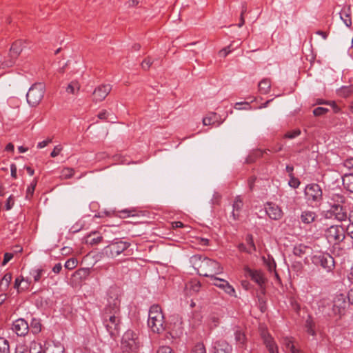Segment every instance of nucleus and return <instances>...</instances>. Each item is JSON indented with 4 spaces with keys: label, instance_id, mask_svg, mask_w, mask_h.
Instances as JSON below:
<instances>
[{
    "label": "nucleus",
    "instance_id": "61",
    "mask_svg": "<svg viewBox=\"0 0 353 353\" xmlns=\"http://www.w3.org/2000/svg\"><path fill=\"white\" fill-rule=\"evenodd\" d=\"M15 353H30V352L28 351L27 346L21 345L16 347Z\"/></svg>",
    "mask_w": 353,
    "mask_h": 353
},
{
    "label": "nucleus",
    "instance_id": "51",
    "mask_svg": "<svg viewBox=\"0 0 353 353\" xmlns=\"http://www.w3.org/2000/svg\"><path fill=\"white\" fill-rule=\"evenodd\" d=\"M301 134V130L299 129H295L292 131L288 132L285 134V138L294 139Z\"/></svg>",
    "mask_w": 353,
    "mask_h": 353
},
{
    "label": "nucleus",
    "instance_id": "27",
    "mask_svg": "<svg viewBox=\"0 0 353 353\" xmlns=\"http://www.w3.org/2000/svg\"><path fill=\"white\" fill-rule=\"evenodd\" d=\"M343 185L347 191L353 193V173L346 174L343 176Z\"/></svg>",
    "mask_w": 353,
    "mask_h": 353
},
{
    "label": "nucleus",
    "instance_id": "50",
    "mask_svg": "<svg viewBox=\"0 0 353 353\" xmlns=\"http://www.w3.org/2000/svg\"><path fill=\"white\" fill-rule=\"evenodd\" d=\"M37 180L36 179H34L31 183L30 184L28 185V188H27V196H32L33 195V193L34 192V190H35V187L37 185Z\"/></svg>",
    "mask_w": 353,
    "mask_h": 353
},
{
    "label": "nucleus",
    "instance_id": "28",
    "mask_svg": "<svg viewBox=\"0 0 353 353\" xmlns=\"http://www.w3.org/2000/svg\"><path fill=\"white\" fill-rule=\"evenodd\" d=\"M12 276L10 272H8L4 274V276L0 281V291L1 292H5L8 289L10 282L12 281Z\"/></svg>",
    "mask_w": 353,
    "mask_h": 353
},
{
    "label": "nucleus",
    "instance_id": "12",
    "mask_svg": "<svg viewBox=\"0 0 353 353\" xmlns=\"http://www.w3.org/2000/svg\"><path fill=\"white\" fill-rule=\"evenodd\" d=\"M347 305L346 296L343 294H336L333 300L332 310L334 314L342 315L345 314Z\"/></svg>",
    "mask_w": 353,
    "mask_h": 353
},
{
    "label": "nucleus",
    "instance_id": "37",
    "mask_svg": "<svg viewBox=\"0 0 353 353\" xmlns=\"http://www.w3.org/2000/svg\"><path fill=\"white\" fill-rule=\"evenodd\" d=\"M80 89V85L77 81H72L70 82L65 88V90L68 93L74 94H76Z\"/></svg>",
    "mask_w": 353,
    "mask_h": 353
},
{
    "label": "nucleus",
    "instance_id": "7",
    "mask_svg": "<svg viewBox=\"0 0 353 353\" xmlns=\"http://www.w3.org/2000/svg\"><path fill=\"white\" fill-rule=\"evenodd\" d=\"M311 261L314 265L322 267L327 272H331L334 268V259L328 253L319 252L314 254Z\"/></svg>",
    "mask_w": 353,
    "mask_h": 353
},
{
    "label": "nucleus",
    "instance_id": "10",
    "mask_svg": "<svg viewBox=\"0 0 353 353\" xmlns=\"http://www.w3.org/2000/svg\"><path fill=\"white\" fill-rule=\"evenodd\" d=\"M305 199L309 202L320 203L323 199V192L317 183H311L305 188Z\"/></svg>",
    "mask_w": 353,
    "mask_h": 353
},
{
    "label": "nucleus",
    "instance_id": "32",
    "mask_svg": "<svg viewBox=\"0 0 353 353\" xmlns=\"http://www.w3.org/2000/svg\"><path fill=\"white\" fill-rule=\"evenodd\" d=\"M305 326L306 332L308 334L312 336H314L316 334L314 330L315 324L311 316H308V317L307 318Z\"/></svg>",
    "mask_w": 353,
    "mask_h": 353
},
{
    "label": "nucleus",
    "instance_id": "17",
    "mask_svg": "<svg viewBox=\"0 0 353 353\" xmlns=\"http://www.w3.org/2000/svg\"><path fill=\"white\" fill-rule=\"evenodd\" d=\"M212 284L223 290L229 295H234L235 293L234 288L225 279H220L214 276L211 278Z\"/></svg>",
    "mask_w": 353,
    "mask_h": 353
},
{
    "label": "nucleus",
    "instance_id": "56",
    "mask_svg": "<svg viewBox=\"0 0 353 353\" xmlns=\"http://www.w3.org/2000/svg\"><path fill=\"white\" fill-rule=\"evenodd\" d=\"M14 204V200L12 196H10L6 202L5 208L6 210H10Z\"/></svg>",
    "mask_w": 353,
    "mask_h": 353
},
{
    "label": "nucleus",
    "instance_id": "31",
    "mask_svg": "<svg viewBox=\"0 0 353 353\" xmlns=\"http://www.w3.org/2000/svg\"><path fill=\"white\" fill-rule=\"evenodd\" d=\"M271 88L270 80L268 79H263L259 83V90L263 94H268Z\"/></svg>",
    "mask_w": 353,
    "mask_h": 353
},
{
    "label": "nucleus",
    "instance_id": "16",
    "mask_svg": "<svg viewBox=\"0 0 353 353\" xmlns=\"http://www.w3.org/2000/svg\"><path fill=\"white\" fill-rule=\"evenodd\" d=\"M12 330L17 336H24L29 332V325L24 319L20 318L12 323Z\"/></svg>",
    "mask_w": 353,
    "mask_h": 353
},
{
    "label": "nucleus",
    "instance_id": "4",
    "mask_svg": "<svg viewBox=\"0 0 353 353\" xmlns=\"http://www.w3.org/2000/svg\"><path fill=\"white\" fill-rule=\"evenodd\" d=\"M45 85L42 83L33 84L28 90L26 94L27 102L32 107L39 104L44 97Z\"/></svg>",
    "mask_w": 353,
    "mask_h": 353
},
{
    "label": "nucleus",
    "instance_id": "19",
    "mask_svg": "<svg viewBox=\"0 0 353 353\" xmlns=\"http://www.w3.org/2000/svg\"><path fill=\"white\" fill-rule=\"evenodd\" d=\"M234 335L236 344L239 347H244L246 344L247 338L245 332L239 327L234 328Z\"/></svg>",
    "mask_w": 353,
    "mask_h": 353
},
{
    "label": "nucleus",
    "instance_id": "20",
    "mask_svg": "<svg viewBox=\"0 0 353 353\" xmlns=\"http://www.w3.org/2000/svg\"><path fill=\"white\" fill-rule=\"evenodd\" d=\"M214 353H231L232 347L228 342L219 340L214 344Z\"/></svg>",
    "mask_w": 353,
    "mask_h": 353
},
{
    "label": "nucleus",
    "instance_id": "21",
    "mask_svg": "<svg viewBox=\"0 0 353 353\" xmlns=\"http://www.w3.org/2000/svg\"><path fill=\"white\" fill-rule=\"evenodd\" d=\"M351 8L350 6H344L339 12L340 18L347 27L352 26Z\"/></svg>",
    "mask_w": 353,
    "mask_h": 353
},
{
    "label": "nucleus",
    "instance_id": "23",
    "mask_svg": "<svg viewBox=\"0 0 353 353\" xmlns=\"http://www.w3.org/2000/svg\"><path fill=\"white\" fill-rule=\"evenodd\" d=\"M346 197L339 193L332 194L330 196V201H328L330 207L334 205H343L346 202Z\"/></svg>",
    "mask_w": 353,
    "mask_h": 353
},
{
    "label": "nucleus",
    "instance_id": "25",
    "mask_svg": "<svg viewBox=\"0 0 353 353\" xmlns=\"http://www.w3.org/2000/svg\"><path fill=\"white\" fill-rule=\"evenodd\" d=\"M316 214L314 212L305 210L301 212L300 219L304 224H310L315 221Z\"/></svg>",
    "mask_w": 353,
    "mask_h": 353
},
{
    "label": "nucleus",
    "instance_id": "39",
    "mask_svg": "<svg viewBox=\"0 0 353 353\" xmlns=\"http://www.w3.org/2000/svg\"><path fill=\"white\" fill-rule=\"evenodd\" d=\"M74 174V170L70 168H64L61 172V179H68L72 178Z\"/></svg>",
    "mask_w": 353,
    "mask_h": 353
},
{
    "label": "nucleus",
    "instance_id": "46",
    "mask_svg": "<svg viewBox=\"0 0 353 353\" xmlns=\"http://www.w3.org/2000/svg\"><path fill=\"white\" fill-rule=\"evenodd\" d=\"M329 110L323 107H317L313 110V114L316 117H319L327 113Z\"/></svg>",
    "mask_w": 353,
    "mask_h": 353
},
{
    "label": "nucleus",
    "instance_id": "59",
    "mask_svg": "<svg viewBox=\"0 0 353 353\" xmlns=\"http://www.w3.org/2000/svg\"><path fill=\"white\" fill-rule=\"evenodd\" d=\"M157 353H174L172 349L169 346H161L160 347Z\"/></svg>",
    "mask_w": 353,
    "mask_h": 353
},
{
    "label": "nucleus",
    "instance_id": "38",
    "mask_svg": "<svg viewBox=\"0 0 353 353\" xmlns=\"http://www.w3.org/2000/svg\"><path fill=\"white\" fill-rule=\"evenodd\" d=\"M0 353H10L9 342L3 337H0Z\"/></svg>",
    "mask_w": 353,
    "mask_h": 353
},
{
    "label": "nucleus",
    "instance_id": "63",
    "mask_svg": "<svg viewBox=\"0 0 353 353\" xmlns=\"http://www.w3.org/2000/svg\"><path fill=\"white\" fill-rule=\"evenodd\" d=\"M30 283L31 281H30L28 279H24V281H23L21 284V290L24 291L28 289Z\"/></svg>",
    "mask_w": 353,
    "mask_h": 353
},
{
    "label": "nucleus",
    "instance_id": "9",
    "mask_svg": "<svg viewBox=\"0 0 353 353\" xmlns=\"http://www.w3.org/2000/svg\"><path fill=\"white\" fill-rule=\"evenodd\" d=\"M23 50V43L21 40L16 41L14 42L10 49V53L8 58L1 63V66L3 68L12 67L17 59Z\"/></svg>",
    "mask_w": 353,
    "mask_h": 353
},
{
    "label": "nucleus",
    "instance_id": "43",
    "mask_svg": "<svg viewBox=\"0 0 353 353\" xmlns=\"http://www.w3.org/2000/svg\"><path fill=\"white\" fill-rule=\"evenodd\" d=\"M23 281H24V278L22 276H18L14 280V288L17 290L18 293L23 291L21 290V284Z\"/></svg>",
    "mask_w": 353,
    "mask_h": 353
},
{
    "label": "nucleus",
    "instance_id": "29",
    "mask_svg": "<svg viewBox=\"0 0 353 353\" xmlns=\"http://www.w3.org/2000/svg\"><path fill=\"white\" fill-rule=\"evenodd\" d=\"M42 324L41 323V320L36 318H32L29 325V330L34 334H39L41 331Z\"/></svg>",
    "mask_w": 353,
    "mask_h": 353
},
{
    "label": "nucleus",
    "instance_id": "58",
    "mask_svg": "<svg viewBox=\"0 0 353 353\" xmlns=\"http://www.w3.org/2000/svg\"><path fill=\"white\" fill-rule=\"evenodd\" d=\"M267 266H268V270L272 272H276V263L274 262V261L272 259V260H270L268 262H267ZM276 274V276H278V274L276 272H275Z\"/></svg>",
    "mask_w": 353,
    "mask_h": 353
},
{
    "label": "nucleus",
    "instance_id": "44",
    "mask_svg": "<svg viewBox=\"0 0 353 353\" xmlns=\"http://www.w3.org/2000/svg\"><path fill=\"white\" fill-rule=\"evenodd\" d=\"M191 353H206L205 347L203 343L196 344Z\"/></svg>",
    "mask_w": 353,
    "mask_h": 353
},
{
    "label": "nucleus",
    "instance_id": "40",
    "mask_svg": "<svg viewBox=\"0 0 353 353\" xmlns=\"http://www.w3.org/2000/svg\"><path fill=\"white\" fill-rule=\"evenodd\" d=\"M43 268H37L33 269L30 271V274L33 276L34 281L39 282L42 276V274L43 272Z\"/></svg>",
    "mask_w": 353,
    "mask_h": 353
},
{
    "label": "nucleus",
    "instance_id": "41",
    "mask_svg": "<svg viewBox=\"0 0 353 353\" xmlns=\"http://www.w3.org/2000/svg\"><path fill=\"white\" fill-rule=\"evenodd\" d=\"M97 234V232H93L92 234H90L88 236V239H89V243L91 244V245H97L99 243H101L103 240V237L101 236V235H97V236H94V235Z\"/></svg>",
    "mask_w": 353,
    "mask_h": 353
},
{
    "label": "nucleus",
    "instance_id": "42",
    "mask_svg": "<svg viewBox=\"0 0 353 353\" xmlns=\"http://www.w3.org/2000/svg\"><path fill=\"white\" fill-rule=\"evenodd\" d=\"M77 264L78 261L77 259L70 258L65 261L64 267L69 270H72L77 267Z\"/></svg>",
    "mask_w": 353,
    "mask_h": 353
},
{
    "label": "nucleus",
    "instance_id": "11",
    "mask_svg": "<svg viewBox=\"0 0 353 353\" xmlns=\"http://www.w3.org/2000/svg\"><path fill=\"white\" fill-rule=\"evenodd\" d=\"M244 271L245 276L250 277L252 281L258 284L262 290V293L264 294L263 285L266 282V279L263 272L259 270H252L248 267L245 268Z\"/></svg>",
    "mask_w": 353,
    "mask_h": 353
},
{
    "label": "nucleus",
    "instance_id": "36",
    "mask_svg": "<svg viewBox=\"0 0 353 353\" xmlns=\"http://www.w3.org/2000/svg\"><path fill=\"white\" fill-rule=\"evenodd\" d=\"M28 351H30V353H45V350H43L41 343L34 341L30 343Z\"/></svg>",
    "mask_w": 353,
    "mask_h": 353
},
{
    "label": "nucleus",
    "instance_id": "15",
    "mask_svg": "<svg viewBox=\"0 0 353 353\" xmlns=\"http://www.w3.org/2000/svg\"><path fill=\"white\" fill-rule=\"evenodd\" d=\"M265 210L267 215L272 220H280L283 217V213L282 210L274 203L268 202Z\"/></svg>",
    "mask_w": 353,
    "mask_h": 353
},
{
    "label": "nucleus",
    "instance_id": "2",
    "mask_svg": "<svg viewBox=\"0 0 353 353\" xmlns=\"http://www.w3.org/2000/svg\"><path fill=\"white\" fill-rule=\"evenodd\" d=\"M190 261L197 273L205 277H213L216 274H221L223 268L220 263L213 259L196 254L191 256Z\"/></svg>",
    "mask_w": 353,
    "mask_h": 353
},
{
    "label": "nucleus",
    "instance_id": "34",
    "mask_svg": "<svg viewBox=\"0 0 353 353\" xmlns=\"http://www.w3.org/2000/svg\"><path fill=\"white\" fill-rule=\"evenodd\" d=\"M307 249H309V247L303 244H299L294 247L293 254L299 257H302L306 253Z\"/></svg>",
    "mask_w": 353,
    "mask_h": 353
},
{
    "label": "nucleus",
    "instance_id": "18",
    "mask_svg": "<svg viewBox=\"0 0 353 353\" xmlns=\"http://www.w3.org/2000/svg\"><path fill=\"white\" fill-rule=\"evenodd\" d=\"M330 212L339 221H343L347 219L346 209L343 205L332 206L330 207Z\"/></svg>",
    "mask_w": 353,
    "mask_h": 353
},
{
    "label": "nucleus",
    "instance_id": "54",
    "mask_svg": "<svg viewBox=\"0 0 353 353\" xmlns=\"http://www.w3.org/2000/svg\"><path fill=\"white\" fill-rule=\"evenodd\" d=\"M290 177V179L288 182L289 185L293 188H297L300 185L299 179L296 178L294 176H291Z\"/></svg>",
    "mask_w": 353,
    "mask_h": 353
},
{
    "label": "nucleus",
    "instance_id": "5",
    "mask_svg": "<svg viewBox=\"0 0 353 353\" xmlns=\"http://www.w3.org/2000/svg\"><path fill=\"white\" fill-rule=\"evenodd\" d=\"M130 246L127 241L116 239L103 249V253L108 257L114 258L123 252Z\"/></svg>",
    "mask_w": 353,
    "mask_h": 353
},
{
    "label": "nucleus",
    "instance_id": "3",
    "mask_svg": "<svg viewBox=\"0 0 353 353\" xmlns=\"http://www.w3.org/2000/svg\"><path fill=\"white\" fill-rule=\"evenodd\" d=\"M148 324L154 332L161 333L164 331L165 318L159 305L154 304L150 307Z\"/></svg>",
    "mask_w": 353,
    "mask_h": 353
},
{
    "label": "nucleus",
    "instance_id": "33",
    "mask_svg": "<svg viewBox=\"0 0 353 353\" xmlns=\"http://www.w3.org/2000/svg\"><path fill=\"white\" fill-rule=\"evenodd\" d=\"M353 93V85L342 86L337 90V94L341 97H348Z\"/></svg>",
    "mask_w": 353,
    "mask_h": 353
},
{
    "label": "nucleus",
    "instance_id": "49",
    "mask_svg": "<svg viewBox=\"0 0 353 353\" xmlns=\"http://www.w3.org/2000/svg\"><path fill=\"white\" fill-rule=\"evenodd\" d=\"M232 44L229 45L228 46L223 48L219 52V54L221 57H225L228 54H229L230 52H232L234 50V48H232Z\"/></svg>",
    "mask_w": 353,
    "mask_h": 353
},
{
    "label": "nucleus",
    "instance_id": "62",
    "mask_svg": "<svg viewBox=\"0 0 353 353\" xmlns=\"http://www.w3.org/2000/svg\"><path fill=\"white\" fill-rule=\"evenodd\" d=\"M62 150V147L60 145H56L52 152L50 153V156L52 157H56L59 154V153Z\"/></svg>",
    "mask_w": 353,
    "mask_h": 353
},
{
    "label": "nucleus",
    "instance_id": "24",
    "mask_svg": "<svg viewBox=\"0 0 353 353\" xmlns=\"http://www.w3.org/2000/svg\"><path fill=\"white\" fill-rule=\"evenodd\" d=\"M45 353H65V348L60 343H50L46 347Z\"/></svg>",
    "mask_w": 353,
    "mask_h": 353
},
{
    "label": "nucleus",
    "instance_id": "8",
    "mask_svg": "<svg viewBox=\"0 0 353 353\" xmlns=\"http://www.w3.org/2000/svg\"><path fill=\"white\" fill-rule=\"evenodd\" d=\"M121 349L123 353L135 352L138 349L136 334L132 330L126 331L122 336Z\"/></svg>",
    "mask_w": 353,
    "mask_h": 353
},
{
    "label": "nucleus",
    "instance_id": "55",
    "mask_svg": "<svg viewBox=\"0 0 353 353\" xmlns=\"http://www.w3.org/2000/svg\"><path fill=\"white\" fill-rule=\"evenodd\" d=\"M250 108L248 102H237L234 105V108L237 110H248Z\"/></svg>",
    "mask_w": 353,
    "mask_h": 353
},
{
    "label": "nucleus",
    "instance_id": "13",
    "mask_svg": "<svg viewBox=\"0 0 353 353\" xmlns=\"http://www.w3.org/2000/svg\"><path fill=\"white\" fill-rule=\"evenodd\" d=\"M112 90L110 84H102L97 86L92 92V101L95 103L103 101Z\"/></svg>",
    "mask_w": 353,
    "mask_h": 353
},
{
    "label": "nucleus",
    "instance_id": "26",
    "mask_svg": "<svg viewBox=\"0 0 353 353\" xmlns=\"http://www.w3.org/2000/svg\"><path fill=\"white\" fill-rule=\"evenodd\" d=\"M219 116L215 112H210L207 117L203 119V123L204 125H214L217 123L219 125L222 122L219 121Z\"/></svg>",
    "mask_w": 353,
    "mask_h": 353
},
{
    "label": "nucleus",
    "instance_id": "30",
    "mask_svg": "<svg viewBox=\"0 0 353 353\" xmlns=\"http://www.w3.org/2000/svg\"><path fill=\"white\" fill-rule=\"evenodd\" d=\"M270 150H261V149H256L252 152V153L249 155L246 161L248 163H252L254 162L256 159L261 157L264 154H267L268 152H270Z\"/></svg>",
    "mask_w": 353,
    "mask_h": 353
},
{
    "label": "nucleus",
    "instance_id": "47",
    "mask_svg": "<svg viewBox=\"0 0 353 353\" xmlns=\"http://www.w3.org/2000/svg\"><path fill=\"white\" fill-rule=\"evenodd\" d=\"M153 63V61L152 59V58L150 57H147L145 58L142 62H141V68L144 70H149V68L151 67L152 64Z\"/></svg>",
    "mask_w": 353,
    "mask_h": 353
},
{
    "label": "nucleus",
    "instance_id": "57",
    "mask_svg": "<svg viewBox=\"0 0 353 353\" xmlns=\"http://www.w3.org/2000/svg\"><path fill=\"white\" fill-rule=\"evenodd\" d=\"M343 165L349 170L353 169V157L347 158L344 160Z\"/></svg>",
    "mask_w": 353,
    "mask_h": 353
},
{
    "label": "nucleus",
    "instance_id": "6",
    "mask_svg": "<svg viewBox=\"0 0 353 353\" xmlns=\"http://www.w3.org/2000/svg\"><path fill=\"white\" fill-rule=\"evenodd\" d=\"M325 236L330 243L338 244L345 239V228L340 225H331L325 230Z\"/></svg>",
    "mask_w": 353,
    "mask_h": 353
},
{
    "label": "nucleus",
    "instance_id": "35",
    "mask_svg": "<svg viewBox=\"0 0 353 353\" xmlns=\"http://www.w3.org/2000/svg\"><path fill=\"white\" fill-rule=\"evenodd\" d=\"M90 274V268H81L77 270L74 276L81 280L86 279Z\"/></svg>",
    "mask_w": 353,
    "mask_h": 353
},
{
    "label": "nucleus",
    "instance_id": "22",
    "mask_svg": "<svg viewBox=\"0 0 353 353\" xmlns=\"http://www.w3.org/2000/svg\"><path fill=\"white\" fill-rule=\"evenodd\" d=\"M243 205V199L241 196H236L234 199L233 205H232V216L234 220H237L240 216V211L241 210Z\"/></svg>",
    "mask_w": 353,
    "mask_h": 353
},
{
    "label": "nucleus",
    "instance_id": "14",
    "mask_svg": "<svg viewBox=\"0 0 353 353\" xmlns=\"http://www.w3.org/2000/svg\"><path fill=\"white\" fill-rule=\"evenodd\" d=\"M261 336L269 353H279L278 346L274 338L265 329L261 330Z\"/></svg>",
    "mask_w": 353,
    "mask_h": 353
},
{
    "label": "nucleus",
    "instance_id": "48",
    "mask_svg": "<svg viewBox=\"0 0 353 353\" xmlns=\"http://www.w3.org/2000/svg\"><path fill=\"white\" fill-rule=\"evenodd\" d=\"M283 345L290 351L292 349H294V345L293 343L292 338H291V337H285V338H283Z\"/></svg>",
    "mask_w": 353,
    "mask_h": 353
},
{
    "label": "nucleus",
    "instance_id": "1",
    "mask_svg": "<svg viewBox=\"0 0 353 353\" xmlns=\"http://www.w3.org/2000/svg\"><path fill=\"white\" fill-rule=\"evenodd\" d=\"M121 291L117 286H111L107 294V303L101 311L102 323L112 338L119 335L121 325Z\"/></svg>",
    "mask_w": 353,
    "mask_h": 353
},
{
    "label": "nucleus",
    "instance_id": "53",
    "mask_svg": "<svg viewBox=\"0 0 353 353\" xmlns=\"http://www.w3.org/2000/svg\"><path fill=\"white\" fill-rule=\"evenodd\" d=\"M245 241H246L247 243L249 245L250 248L251 249V250L252 251H255L256 250V246H255V244L254 243L253 236L252 234H248L246 236Z\"/></svg>",
    "mask_w": 353,
    "mask_h": 353
},
{
    "label": "nucleus",
    "instance_id": "52",
    "mask_svg": "<svg viewBox=\"0 0 353 353\" xmlns=\"http://www.w3.org/2000/svg\"><path fill=\"white\" fill-rule=\"evenodd\" d=\"M190 290L194 292H198L201 288V283L199 281L194 280L192 281L190 283Z\"/></svg>",
    "mask_w": 353,
    "mask_h": 353
},
{
    "label": "nucleus",
    "instance_id": "45",
    "mask_svg": "<svg viewBox=\"0 0 353 353\" xmlns=\"http://www.w3.org/2000/svg\"><path fill=\"white\" fill-rule=\"evenodd\" d=\"M290 303L292 309L296 313H299L301 309L299 302L294 298L292 297L290 299Z\"/></svg>",
    "mask_w": 353,
    "mask_h": 353
},
{
    "label": "nucleus",
    "instance_id": "60",
    "mask_svg": "<svg viewBox=\"0 0 353 353\" xmlns=\"http://www.w3.org/2000/svg\"><path fill=\"white\" fill-rule=\"evenodd\" d=\"M13 256L14 255L12 253L6 252L3 256L2 265H6L13 258Z\"/></svg>",
    "mask_w": 353,
    "mask_h": 353
},
{
    "label": "nucleus",
    "instance_id": "64",
    "mask_svg": "<svg viewBox=\"0 0 353 353\" xmlns=\"http://www.w3.org/2000/svg\"><path fill=\"white\" fill-rule=\"evenodd\" d=\"M345 232L348 236H350L351 239H353V224H350L347 226Z\"/></svg>",
    "mask_w": 353,
    "mask_h": 353
}]
</instances>
